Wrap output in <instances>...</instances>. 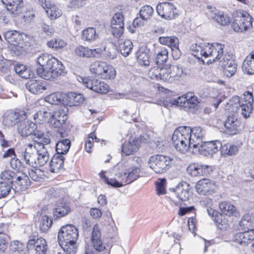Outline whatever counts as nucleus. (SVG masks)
<instances>
[{"label":"nucleus","mask_w":254,"mask_h":254,"mask_svg":"<svg viewBox=\"0 0 254 254\" xmlns=\"http://www.w3.org/2000/svg\"><path fill=\"white\" fill-rule=\"evenodd\" d=\"M224 45L219 43L210 44H192L190 49L192 55L199 59L200 57L205 58H211L210 63L219 61L220 65L223 68L224 74L227 77L232 76L237 71V64L233 59V55L226 53L223 55Z\"/></svg>","instance_id":"nucleus-1"},{"label":"nucleus","mask_w":254,"mask_h":254,"mask_svg":"<svg viewBox=\"0 0 254 254\" xmlns=\"http://www.w3.org/2000/svg\"><path fill=\"white\" fill-rule=\"evenodd\" d=\"M190 130V127L181 126L176 128L173 133V145L178 152L182 154L186 153L190 148H192Z\"/></svg>","instance_id":"nucleus-2"},{"label":"nucleus","mask_w":254,"mask_h":254,"mask_svg":"<svg viewBox=\"0 0 254 254\" xmlns=\"http://www.w3.org/2000/svg\"><path fill=\"white\" fill-rule=\"evenodd\" d=\"M140 168L133 166L124 171L117 173L116 176L118 179V181H113V182L116 186L121 188L137 180L140 177Z\"/></svg>","instance_id":"nucleus-3"},{"label":"nucleus","mask_w":254,"mask_h":254,"mask_svg":"<svg viewBox=\"0 0 254 254\" xmlns=\"http://www.w3.org/2000/svg\"><path fill=\"white\" fill-rule=\"evenodd\" d=\"M91 73L100 78L111 79L114 78L116 71L112 65L103 62H95L90 66Z\"/></svg>","instance_id":"nucleus-4"},{"label":"nucleus","mask_w":254,"mask_h":254,"mask_svg":"<svg viewBox=\"0 0 254 254\" xmlns=\"http://www.w3.org/2000/svg\"><path fill=\"white\" fill-rule=\"evenodd\" d=\"M173 159L170 156L163 155L152 156L149 159L150 167L156 173L162 174L168 170L172 164Z\"/></svg>","instance_id":"nucleus-5"},{"label":"nucleus","mask_w":254,"mask_h":254,"mask_svg":"<svg viewBox=\"0 0 254 254\" xmlns=\"http://www.w3.org/2000/svg\"><path fill=\"white\" fill-rule=\"evenodd\" d=\"M253 108V104L241 102L240 97L237 96H233L225 106L226 110L229 113H237L240 111L241 115L246 119L250 117Z\"/></svg>","instance_id":"nucleus-6"},{"label":"nucleus","mask_w":254,"mask_h":254,"mask_svg":"<svg viewBox=\"0 0 254 254\" xmlns=\"http://www.w3.org/2000/svg\"><path fill=\"white\" fill-rule=\"evenodd\" d=\"M252 26V17L246 12H240L235 17L232 25L233 29L237 32L247 31Z\"/></svg>","instance_id":"nucleus-7"},{"label":"nucleus","mask_w":254,"mask_h":254,"mask_svg":"<svg viewBox=\"0 0 254 254\" xmlns=\"http://www.w3.org/2000/svg\"><path fill=\"white\" fill-rule=\"evenodd\" d=\"M78 233L77 228L73 225L69 224L63 226L58 233L59 243L77 241Z\"/></svg>","instance_id":"nucleus-8"},{"label":"nucleus","mask_w":254,"mask_h":254,"mask_svg":"<svg viewBox=\"0 0 254 254\" xmlns=\"http://www.w3.org/2000/svg\"><path fill=\"white\" fill-rule=\"evenodd\" d=\"M83 84L95 92L106 94L109 91V85L99 79L92 77H80Z\"/></svg>","instance_id":"nucleus-9"},{"label":"nucleus","mask_w":254,"mask_h":254,"mask_svg":"<svg viewBox=\"0 0 254 254\" xmlns=\"http://www.w3.org/2000/svg\"><path fill=\"white\" fill-rule=\"evenodd\" d=\"M156 11L162 18L167 20L175 19L179 14V11L176 6L169 2L158 4L156 6Z\"/></svg>","instance_id":"nucleus-10"},{"label":"nucleus","mask_w":254,"mask_h":254,"mask_svg":"<svg viewBox=\"0 0 254 254\" xmlns=\"http://www.w3.org/2000/svg\"><path fill=\"white\" fill-rule=\"evenodd\" d=\"M222 147V143L219 140L204 141L201 143L199 146L194 148V151H198L200 154L205 156H211L216 153Z\"/></svg>","instance_id":"nucleus-11"},{"label":"nucleus","mask_w":254,"mask_h":254,"mask_svg":"<svg viewBox=\"0 0 254 254\" xmlns=\"http://www.w3.org/2000/svg\"><path fill=\"white\" fill-rule=\"evenodd\" d=\"M27 118L25 111L18 110L16 111H9L6 112L3 116L2 123L8 127H12L21 120Z\"/></svg>","instance_id":"nucleus-12"},{"label":"nucleus","mask_w":254,"mask_h":254,"mask_svg":"<svg viewBox=\"0 0 254 254\" xmlns=\"http://www.w3.org/2000/svg\"><path fill=\"white\" fill-rule=\"evenodd\" d=\"M241 122L235 113L229 115L224 122V127L226 132L232 135L237 134L241 130Z\"/></svg>","instance_id":"nucleus-13"},{"label":"nucleus","mask_w":254,"mask_h":254,"mask_svg":"<svg viewBox=\"0 0 254 254\" xmlns=\"http://www.w3.org/2000/svg\"><path fill=\"white\" fill-rule=\"evenodd\" d=\"M124 17L122 13H115L111 20V26L113 35L116 38H120L124 30Z\"/></svg>","instance_id":"nucleus-14"},{"label":"nucleus","mask_w":254,"mask_h":254,"mask_svg":"<svg viewBox=\"0 0 254 254\" xmlns=\"http://www.w3.org/2000/svg\"><path fill=\"white\" fill-rule=\"evenodd\" d=\"M159 42L170 47L172 51V55L175 59H178L181 55L179 48V39L176 36H162L159 38Z\"/></svg>","instance_id":"nucleus-15"},{"label":"nucleus","mask_w":254,"mask_h":254,"mask_svg":"<svg viewBox=\"0 0 254 254\" xmlns=\"http://www.w3.org/2000/svg\"><path fill=\"white\" fill-rule=\"evenodd\" d=\"M38 147L30 143L21 152L20 157L25 162V163L31 167H35V161Z\"/></svg>","instance_id":"nucleus-16"},{"label":"nucleus","mask_w":254,"mask_h":254,"mask_svg":"<svg viewBox=\"0 0 254 254\" xmlns=\"http://www.w3.org/2000/svg\"><path fill=\"white\" fill-rule=\"evenodd\" d=\"M37 125L26 118L18 122L17 125V132L22 137H26L32 134L37 129Z\"/></svg>","instance_id":"nucleus-17"},{"label":"nucleus","mask_w":254,"mask_h":254,"mask_svg":"<svg viewBox=\"0 0 254 254\" xmlns=\"http://www.w3.org/2000/svg\"><path fill=\"white\" fill-rule=\"evenodd\" d=\"M197 192L202 195L212 194L217 189V187L213 181L210 179H203L197 182L195 185Z\"/></svg>","instance_id":"nucleus-18"},{"label":"nucleus","mask_w":254,"mask_h":254,"mask_svg":"<svg viewBox=\"0 0 254 254\" xmlns=\"http://www.w3.org/2000/svg\"><path fill=\"white\" fill-rule=\"evenodd\" d=\"M207 8L209 9L207 12L208 17L212 19L219 24L226 26L230 23V18L227 14L219 11L215 8H212L209 5L207 6Z\"/></svg>","instance_id":"nucleus-19"},{"label":"nucleus","mask_w":254,"mask_h":254,"mask_svg":"<svg viewBox=\"0 0 254 254\" xmlns=\"http://www.w3.org/2000/svg\"><path fill=\"white\" fill-rule=\"evenodd\" d=\"M102 52L100 48L90 49L87 47L78 46L74 50V54L81 58H99Z\"/></svg>","instance_id":"nucleus-20"},{"label":"nucleus","mask_w":254,"mask_h":254,"mask_svg":"<svg viewBox=\"0 0 254 254\" xmlns=\"http://www.w3.org/2000/svg\"><path fill=\"white\" fill-rule=\"evenodd\" d=\"M234 242L242 246H246L254 241V229L238 233L233 237Z\"/></svg>","instance_id":"nucleus-21"},{"label":"nucleus","mask_w":254,"mask_h":254,"mask_svg":"<svg viewBox=\"0 0 254 254\" xmlns=\"http://www.w3.org/2000/svg\"><path fill=\"white\" fill-rule=\"evenodd\" d=\"M139 147L136 137L130 136L122 145V153L126 156L133 154L136 152Z\"/></svg>","instance_id":"nucleus-22"},{"label":"nucleus","mask_w":254,"mask_h":254,"mask_svg":"<svg viewBox=\"0 0 254 254\" xmlns=\"http://www.w3.org/2000/svg\"><path fill=\"white\" fill-rule=\"evenodd\" d=\"M30 185V181L28 177L25 174H21L20 175L16 174L12 186L14 187L13 190L15 192H19L25 190Z\"/></svg>","instance_id":"nucleus-23"},{"label":"nucleus","mask_w":254,"mask_h":254,"mask_svg":"<svg viewBox=\"0 0 254 254\" xmlns=\"http://www.w3.org/2000/svg\"><path fill=\"white\" fill-rule=\"evenodd\" d=\"M190 134L191 135L192 148H197L202 143L203 138L205 134V131L200 127L191 128L190 127Z\"/></svg>","instance_id":"nucleus-24"},{"label":"nucleus","mask_w":254,"mask_h":254,"mask_svg":"<svg viewBox=\"0 0 254 254\" xmlns=\"http://www.w3.org/2000/svg\"><path fill=\"white\" fill-rule=\"evenodd\" d=\"M41 4L51 20H55L61 16V11L48 0H41Z\"/></svg>","instance_id":"nucleus-25"},{"label":"nucleus","mask_w":254,"mask_h":254,"mask_svg":"<svg viewBox=\"0 0 254 254\" xmlns=\"http://www.w3.org/2000/svg\"><path fill=\"white\" fill-rule=\"evenodd\" d=\"M209 166L198 163H192L187 168L188 173L192 177L206 175L209 173Z\"/></svg>","instance_id":"nucleus-26"},{"label":"nucleus","mask_w":254,"mask_h":254,"mask_svg":"<svg viewBox=\"0 0 254 254\" xmlns=\"http://www.w3.org/2000/svg\"><path fill=\"white\" fill-rule=\"evenodd\" d=\"M33 246L35 247L37 254H47V245L45 239L40 238L36 240L35 238H30L27 243V247L29 249Z\"/></svg>","instance_id":"nucleus-27"},{"label":"nucleus","mask_w":254,"mask_h":254,"mask_svg":"<svg viewBox=\"0 0 254 254\" xmlns=\"http://www.w3.org/2000/svg\"><path fill=\"white\" fill-rule=\"evenodd\" d=\"M26 88L31 93L39 94L47 89V84L41 80L32 79L27 82Z\"/></svg>","instance_id":"nucleus-28"},{"label":"nucleus","mask_w":254,"mask_h":254,"mask_svg":"<svg viewBox=\"0 0 254 254\" xmlns=\"http://www.w3.org/2000/svg\"><path fill=\"white\" fill-rule=\"evenodd\" d=\"M6 10L13 16L17 15L22 6L23 0H1Z\"/></svg>","instance_id":"nucleus-29"},{"label":"nucleus","mask_w":254,"mask_h":254,"mask_svg":"<svg viewBox=\"0 0 254 254\" xmlns=\"http://www.w3.org/2000/svg\"><path fill=\"white\" fill-rule=\"evenodd\" d=\"M49 155L45 146L38 147L35 158V167H42L45 165L49 160Z\"/></svg>","instance_id":"nucleus-30"},{"label":"nucleus","mask_w":254,"mask_h":254,"mask_svg":"<svg viewBox=\"0 0 254 254\" xmlns=\"http://www.w3.org/2000/svg\"><path fill=\"white\" fill-rule=\"evenodd\" d=\"M176 69H178V68L175 66L166 68H160L159 80L168 82H173L177 76L175 71Z\"/></svg>","instance_id":"nucleus-31"},{"label":"nucleus","mask_w":254,"mask_h":254,"mask_svg":"<svg viewBox=\"0 0 254 254\" xmlns=\"http://www.w3.org/2000/svg\"><path fill=\"white\" fill-rule=\"evenodd\" d=\"M65 103L70 107L82 104L84 100L83 95L80 93L70 92L65 95Z\"/></svg>","instance_id":"nucleus-32"},{"label":"nucleus","mask_w":254,"mask_h":254,"mask_svg":"<svg viewBox=\"0 0 254 254\" xmlns=\"http://www.w3.org/2000/svg\"><path fill=\"white\" fill-rule=\"evenodd\" d=\"M64 158L59 154H55L50 163V171L53 173H58L64 167Z\"/></svg>","instance_id":"nucleus-33"},{"label":"nucleus","mask_w":254,"mask_h":254,"mask_svg":"<svg viewBox=\"0 0 254 254\" xmlns=\"http://www.w3.org/2000/svg\"><path fill=\"white\" fill-rule=\"evenodd\" d=\"M32 135L33 140L34 142L37 143L38 145V147H42V146H45L50 143V138L49 135L39 129H36Z\"/></svg>","instance_id":"nucleus-34"},{"label":"nucleus","mask_w":254,"mask_h":254,"mask_svg":"<svg viewBox=\"0 0 254 254\" xmlns=\"http://www.w3.org/2000/svg\"><path fill=\"white\" fill-rule=\"evenodd\" d=\"M36 72L39 76L47 80L55 79L59 76L62 75L60 73V71L54 70L53 69H47L46 67L45 69L42 67H37Z\"/></svg>","instance_id":"nucleus-35"},{"label":"nucleus","mask_w":254,"mask_h":254,"mask_svg":"<svg viewBox=\"0 0 254 254\" xmlns=\"http://www.w3.org/2000/svg\"><path fill=\"white\" fill-rule=\"evenodd\" d=\"M189 188V185L187 183H184L179 184L173 190L177 197L184 201L189 199L190 196Z\"/></svg>","instance_id":"nucleus-36"},{"label":"nucleus","mask_w":254,"mask_h":254,"mask_svg":"<svg viewBox=\"0 0 254 254\" xmlns=\"http://www.w3.org/2000/svg\"><path fill=\"white\" fill-rule=\"evenodd\" d=\"M71 211L69 205L65 202H61L57 204L53 211L55 218L58 219L64 217Z\"/></svg>","instance_id":"nucleus-37"},{"label":"nucleus","mask_w":254,"mask_h":254,"mask_svg":"<svg viewBox=\"0 0 254 254\" xmlns=\"http://www.w3.org/2000/svg\"><path fill=\"white\" fill-rule=\"evenodd\" d=\"M67 119V116L63 112H56L54 115L52 114L50 120L51 125L55 128L60 127L64 125Z\"/></svg>","instance_id":"nucleus-38"},{"label":"nucleus","mask_w":254,"mask_h":254,"mask_svg":"<svg viewBox=\"0 0 254 254\" xmlns=\"http://www.w3.org/2000/svg\"><path fill=\"white\" fill-rule=\"evenodd\" d=\"M207 211L208 215L212 218L213 220L217 225L219 229L222 230L227 228V224L222 220L223 216L222 214L211 208H207Z\"/></svg>","instance_id":"nucleus-39"},{"label":"nucleus","mask_w":254,"mask_h":254,"mask_svg":"<svg viewBox=\"0 0 254 254\" xmlns=\"http://www.w3.org/2000/svg\"><path fill=\"white\" fill-rule=\"evenodd\" d=\"M5 40L13 46L18 45L21 41L22 35L17 31H8L4 34Z\"/></svg>","instance_id":"nucleus-40"},{"label":"nucleus","mask_w":254,"mask_h":254,"mask_svg":"<svg viewBox=\"0 0 254 254\" xmlns=\"http://www.w3.org/2000/svg\"><path fill=\"white\" fill-rule=\"evenodd\" d=\"M244 71L249 74H254V51L248 56L242 65Z\"/></svg>","instance_id":"nucleus-41"},{"label":"nucleus","mask_w":254,"mask_h":254,"mask_svg":"<svg viewBox=\"0 0 254 254\" xmlns=\"http://www.w3.org/2000/svg\"><path fill=\"white\" fill-rule=\"evenodd\" d=\"M52 114L46 108H42L33 115L34 120L37 123L43 124L51 118Z\"/></svg>","instance_id":"nucleus-42"},{"label":"nucleus","mask_w":254,"mask_h":254,"mask_svg":"<svg viewBox=\"0 0 254 254\" xmlns=\"http://www.w3.org/2000/svg\"><path fill=\"white\" fill-rule=\"evenodd\" d=\"M98 38V35L95 28L88 27L82 32L81 39L84 41L91 43Z\"/></svg>","instance_id":"nucleus-43"},{"label":"nucleus","mask_w":254,"mask_h":254,"mask_svg":"<svg viewBox=\"0 0 254 254\" xmlns=\"http://www.w3.org/2000/svg\"><path fill=\"white\" fill-rule=\"evenodd\" d=\"M219 208L221 212L227 216H236L238 213L235 206L229 202H221L219 203Z\"/></svg>","instance_id":"nucleus-44"},{"label":"nucleus","mask_w":254,"mask_h":254,"mask_svg":"<svg viewBox=\"0 0 254 254\" xmlns=\"http://www.w3.org/2000/svg\"><path fill=\"white\" fill-rule=\"evenodd\" d=\"M71 143L69 139H64L59 140L56 146V154H59L63 156L66 154L70 147Z\"/></svg>","instance_id":"nucleus-45"},{"label":"nucleus","mask_w":254,"mask_h":254,"mask_svg":"<svg viewBox=\"0 0 254 254\" xmlns=\"http://www.w3.org/2000/svg\"><path fill=\"white\" fill-rule=\"evenodd\" d=\"M119 47L121 54L124 57L128 56L133 49L132 43L127 39L121 40L119 44Z\"/></svg>","instance_id":"nucleus-46"},{"label":"nucleus","mask_w":254,"mask_h":254,"mask_svg":"<svg viewBox=\"0 0 254 254\" xmlns=\"http://www.w3.org/2000/svg\"><path fill=\"white\" fill-rule=\"evenodd\" d=\"M155 63L157 65H162L166 63L168 58V52L165 47H161L156 52Z\"/></svg>","instance_id":"nucleus-47"},{"label":"nucleus","mask_w":254,"mask_h":254,"mask_svg":"<svg viewBox=\"0 0 254 254\" xmlns=\"http://www.w3.org/2000/svg\"><path fill=\"white\" fill-rule=\"evenodd\" d=\"M154 13V9L149 5L142 6L139 11V14L140 18L145 21L149 20Z\"/></svg>","instance_id":"nucleus-48"},{"label":"nucleus","mask_w":254,"mask_h":254,"mask_svg":"<svg viewBox=\"0 0 254 254\" xmlns=\"http://www.w3.org/2000/svg\"><path fill=\"white\" fill-rule=\"evenodd\" d=\"M59 243L66 254H75L77 251V241Z\"/></svg>","instance_id":"nucleus-49"},{"label":"nucleus","mask_w":254,"mask_h":254,"mask_svg":"<svg viewBox=\"0 0 254 254\" xmlns=\"http://www.w3.org/2000/svg\"><path fill=\"white\" fill-rule=\"evenodd\" d=\"M45 99L46 102L53 105H59L64 101L63 94L60 92L51 93Z\"/></svg>","instance_id":"nucleus-50"},{"label":"nucleus","mask_w":254,"mask_h":254,"mask_svg":"<svg viewBox=\"0 0 254 254\" xmlns=\"http://www.w3.org/2000/svg\"><path fill=\"white\" fill-rule=\"evenodd\" d=\"M46 67L47 69H53L54 70L60 71V73L61 74L64 73V68L62 62L53 57H52L51 60L49 62V64H48Z\"/></svg>","instance_id":"nucleus-51"},{"label":"nucleus","mask_w":254,"mask_h":254,"mask_svg":"<svg viewBox=\"0 0 254 254\" xmlns=\"http://www.w3.org/2000/svg\"><path fill=\"white\" fill-rule=\"evenodd\" d=\"M254 224V214H245L242 217L239 225L243 230H245Z\"/></svg>","instance_id":"nucleus-52"},{"label":"nucleus","mask_w":254,"mask_h":254,"mask_svg":"<svg viewBox=\"0 0 254 254\" xmlns=\"http://www.w3.org/2000/svg\"><path fill=\"white\" fill-rule=\"evenodd\" d=\"M29 171V175L32 180L36 182H39L43 179L45 176L44 171L38 168L39 167H32Z\"/></svg>","instance_id":"nucleus-53"},{"label":"nucleus","mask_w":254,"mask_h":254,"mask_svg":"<svg viewBox=\"0 0 254 254\" xmlns=\"http://www.w3.org/2000/svg\"><path fill=\"white\" fill-rule=\"evenodd\" d=\"M14 71L23 78L27 79L30 77L29 69L24 64H17L14 65Z\"/></svg>","instance_id":"nucleus-54"},{"label":"nucleus","mask_w":254,"mask_h":254,"mask_svg":"<svg viewBox=\"0 0 254 254\" xmlns=\"http://www.w3.org/2000/svg\"><path fill=\"white\" fill-rule=\"evenodd\" d=\"M47 45L51 48L56 50L62 49L67 45L66 42L59 38H55L49 41L47 43Z\"/></svg>","instance_id":"nucleus-55"},{"label":"nucleus","mask_w":254,"mask_h":254,"mask_svg":"<svg viewBox=\"0 0 254 254\" xmlns=\"http://www.w3.org/2000/svg\"><path fill=\"white\" fill-rule=\"evenodd\" d=\"M105 55L107 58L114 59L116 58L118 54L117 46L113 43H109L104 47Z\"/></svg>","instance_id":"nucleus-56"},{"label":"nucleus","mask_w":254,"mask_h":254,"mask_svg":"<svg viewBox=\"0 0 254 254\" xmlns=\"http://www.w3.org/2000/svg\"><path fill=\"white\" fill-rule=\"evenodd\" d=\"M16 177V174L10 170L4 171L0 174L1 182H5L6 184H9L11 186Z\"/></svg>","instance_id":"nucleus-57"},{"label":"nucleus","mask_w":254,"mask_h":254,"mask_svg":"<svg viewBox=\"0 0 254 254\" xmlns=\"http://www.w3.org/2000/svg\"><path fill=\"white\" fill-rule=\"evenodd\" d=\"M52 224V219L47 215H44L42 217L40 222V229L42 232L46 233L49 230Z\"/></svg>","instance_id":"nucleus-58"},{"label":"nucleus","mask_w":254,"mask_h":254,"mask_svg":"<svg viewBox=\"0 0 254 254\" xmlns=\"http://www.w3.org/2000/svg\"><path fill=\"white\" fill-rule=\"evenodd\" d=\"M52 57V56L47 54H42L40 55L35 60L37 65L39 66L38 67L45 69Z\"/></svg>","instance_id":"nucleus-59"},{"label":"nucleus","mask_w":254,"mask_h":254,"mask_svg":"<svg viewBox=\"0 0 254 254\" xmlns=\"http://www.w3.org/2000/svg\"><path fill=\"white\" fill-rule=\"evenodd\" d=\"M238 149L235 145H231L230 144H222V147L220 149V151L223 155H233L236 154L238 152Z\"/></svg>","instance_id":"nucleus-60"},{"label":"nucleus","mask_w":254,"mask_h":254,"mask_svg":"<svg viewBox=\"0 0 254 254\" xmlns=\"http://www.w3.org/2000/svg\"><path fill=\"white\" fill-rule=\"evenodd\" d=\"M10 254H22L25 253L23 250V245L18 241H14L10 245Z\"/></svg>","instance_id":"nucleus-61"},{"label":"nucleus","mask_w":254,"mask_h":254,"mask_svg":"<svg viewBox=\"0 0 254 254\" xmlns=\"http://www.w3.org/2000/svg\"><path fill=\"white\" fill-rule=\"evenodd\" d=\"M137 60L141 65L148 66L150 64L149 56L147 52H139L137 54Z\"/></svg>","instance_id":"nucleus-62"},{"label":"nucleus","mask_w":254,"mask_h":254,"mask_svg":"<svg viewBox=\"0 0 254 254\" xmlns=\"http://www.w3.org/2000/svg\"><path fill=\"white\" fill-rule=\"evenodd\" d=\"M12 186L5 182L0 181V198L6 197L10 192Z\"/></svg>","instance_id":"nucleus-63"},{"label":"nucleus","mask_w":254,"mask_h":254,"mask_svg":"<svg viewBox=\"0 0 254 254\" xmlns=\"http://www.w3.org/2000/svg\"><path fill=\"white\" fill-rule=\"evenodd\" d=\"M166 180L165 179H161L156 183V190L158 195H160L166 193Z\"/></svg>","instance_id":"nucleus-64"}]
</instances>
